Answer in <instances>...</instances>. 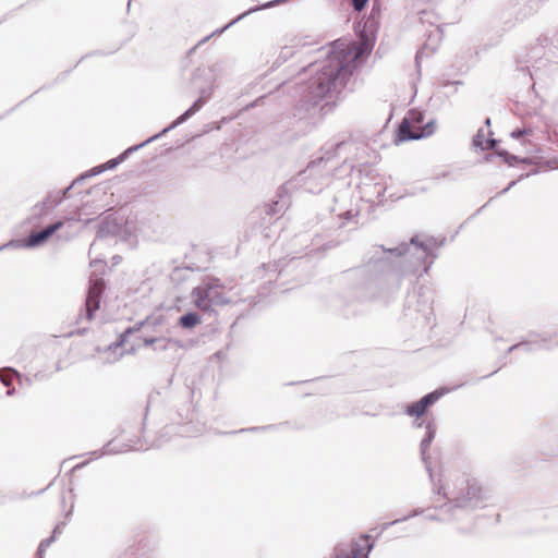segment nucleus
Masks as SVG:
<instances>
[{"mask_svg":"<svg viewBox=\"0 0 558 558\" xmlns=\"http://www.w3.org/2000/svg\"><path fill=\"white\" fill-rule=\"evenodd\" d=\"M442 243L435 238L418 241L413 236L392 248L375 246L367 263L344 272L352 295L368 301L395 293L403 277L414 275L421 267L424 274L428 271L436 257L434 252Z\"/></svg>","mask_w":558,"mask_h":558,"instance_id":"nucleus-1","label":"nucleus"},{"mask_svg":"<svg viewBox=\"0 0 558 558\" xmlns=\"http://www.w3.org/2000/svg\"><path fill=\"white\" fill-rule=\"evenodd\" d=\"M373 46L374 40L364 31L354 52L349 45L336 43L326 59L310 64V80L298 87L299 105L308 109L327 96L340 94L353 74L356 59L371 52Z\"/></svg>","mask_w":558,"mask_h":558,"instance_id":"nucleus-2","label":"nucleus"},{"mask_svg":"<svg viewBox=\"0 0 558 558\" xmlns=\"http://www.w3.org/2000/svg\"><path fill=\"white\" fill-rule=\"evenodd\" d=\"M354 147L355 143L352 141L326 145L320 157L312 160L303 171L289 181L293 182L290 189L300 186L308 193H319L331 183L330 174L338 169L336 157L351 153Z\"/></svg>","mask_w":558,"mask_h":558,"instance_id":"nucleus-3","label":"nucleus"},{"mask_svg":"<svg viewBox=\"0 0 558 558\" xmlns=\"http://www.w3.org/2000/svg\"><path fill=\"white\" fill-rule=\"evenodd\" d=\"M442 496L452 506L459 520L469 512L486 507L492 500V492L475 478L459 477L444 490Z\"/></svg>","mask_w":558,"mask_h":558,"instance_id":"nucleus-4","label":"nucleus"},{"mask_svg":"<svg viewBox=\"0 0 558 558\" xmlns=\"http://www.w3.org/2000/svg\"><path fill=\"white\" fill-rule=\"evenodd\" d=\"M348 168L357 180L356 187L361 199L372 204L381 202V197L386 192L384 177L379 174L376 169L367 165H363L356 170H354V167L351 165Z\"/></svg>","mask_w":558,"mask_h":558,"instance_id":"nucleus-5","label":"nucleus"},{"mask_svg":"<svg viewBox=\"0 0 558 558\" xmlns=\"http://www.w3.org/2000/svg\"><path fill=\"white\" fill-rule=\"evenodd\" d=\"M225 286L218 278L204 279L191 292L192 303L201 311L207 312L215 305H225L231 301L223 294Z\"/></svg>","mask_w":558,"mask_h":558,"instance_id":"nucleus-6","label":"nucleus"},{"mask_svg":"<svg viewBox=\"0 0 558 558\" xmlns=\"http://www.w3.org/2000/svg\"><path fill=\"white\" fill-rule=\"evenodd\" d=\"M424 113L417 109L408 111L398 130V140L400 142L421 140L433 135L436 131V121L429 120L425 124Z\"/></svg>","mask_w":558,"mask_h":558,"instance_id":"nucleus-7","label":"nucleus"},{"mask_svg":"<svg viewBox=\"0 0 558 558\" xmlns=\"http://www.w3.org/2000/svg\"><path fill=\"white\" fill-rule=\"evenodd\" d=\"M199 93H201V96L194 101V104L187 110H185L180 117H178L175 120H173L170 125L165 128L159 133L150 136L146 141L126 148L120 156H124V160H125L134 151L143 148L147 144L158 140L159 137H161L169 131L175 129L180 124L187 121L192 116H194L197 111H199L203 108V106L207 102V100L210 98L211 93H213V87L202 88Z\"/></svg>","mask_w":558,"mask_h":558,"instance_id":"nucleus-8","label":"nucleus"},{"mask_svg":"<svg viewBox=\"0 0 558 558\" xmlns=\"http://www.w3.org/2000/svg\"><path fill=\"white\" fill-rule=\"evenodd\" d=\"M374 543L369 535H362L357 541L350 544H339L333 549L330 558H368Z\"/></svg>","mask_w":558,"mask_h":558,"instance_id":"nucleus-9","label":"nucleus"},{"mask_svg":"<svg viewBox=\"0 0 558 558\" xmlns=\"http://www.w3.org/2000/svg\"><path fill=\"white\" fill-rule=\"evenodd\" d=\"M434 293L428 288H420L413 295L408 296V311L418 313L424 322L429 323L434 313Z\"/></svg>","mask_w":558,"mask_h":558,"instance_id":"nucleus-10","label":"nucleus"},{"mask_svg":"<svg viewBox=\"0 0 558 558\" xmlns=\"http://www.w3.org/2000/svg\"><path fill=\"white\" fill-rule=\"evenodd\" d=\"M435 435H436V428H435L434 421H428V423L426 424V427H425V434L420 444V451H421L422 461L425 465V470L427 471V473L429 475V480L433 483V492H434V494L440 495L442 487L441 486L437 487L435 485L432 464L429 461V457L427 456V450H428L430 444L433 442Z\"/></svg>","mask_w":558,"mask_h":558,"instance_id":"nucleus-11","label":"nucleus"},{"mask_svg":"<svg viewBox=\"0 0 558 558\" xmlns=\"http://www.w3.org/2000/svg\"><path fill=\"white\" fill-rule=\"evenodd\" d=\"M104 289L105 283L101 279H97L90 283L85 301V307L78 315V320L82 319L83 315L87 320L93 319L95 312L99 310L100 298Z\"/></svg>","mask_w":558,"mask_h":558,"instance_id":"nucleus-12","label":"nucleus"},{"mask_svg":"<svg viewBox=\"0 0 558 558\" xmlns=\"http://www.w3.org/2000/svg\"><path fill=\"white\" fill-rule=\"evenodd\" d=\"M291 184H293V182H287L280 186L277 192V199L264 205L263 211L266 216L269 218L281 217L289 208L290 198L288 197V192L291 191Z\"/></svg>","mask_w":558,"mask_h":558,"instance_id":"nucleus-13","label":"nucleus"},{"mask_svg":"<svg viewBox=\"0 0 558 558\" xmlns=\"http://www.w3.org/2000/svg\"><path fill=\"white\" fill-rule=\"evenodd\" d=\"M146 448L147 447H145L144 444L141 442L140 438L136 440H130V442H123V444H120L118 440L114 439V440H111L108 444H106L102 447L100 453L98 451H93L92 454L95 458H99V457L106 456V454H118V453H123V452H128L131 450H145Z\"/></svg>","mask_w":558,"mask_h":558,"instance_id":"nucleus-14","label":"nucleus"},{"mask_svg":"<svg viewBox=\"0 0 558 558\" xmlns=\"http://www.w3.org/2000/svg\"><path fill=\"white\" fill-rule=\"evenodd\" d=\"M425 519L440 523L460 521L448 500L441 505H436L433 508H427Z\"/></svg>","mask_w":558,"mask_h":558,"instance_id":"nucleus-15","label":"nucleus"},{"mask_svg":"<svg viewBox=\"0 0 558 558\" xmlns=\"http://www.w3.org/2000/svg\"><path fill=\"white\" fill-rule=\"evenodd\" d=\"M63 221L59 220L37 232H32L25 240L26 247H37L44 244L56 231L61 229Z\"/></svg>","mask_w":558,"mask_h":558,"instance_id":"nucleus-16","label":"nucleus"},{"mask_svg":"<svg viewBox=\"0 0 558 558\" xmlns=\"http://www.w3.org/2000/svg\"><path fill=\"white\" fill-rule=\"evenodd\" d=\"M71 187H72V185H70L69 187H66L65 190H63L61 192H54V193L48 194L41 203H39L35 206V209H38V214L40 216H43L47 213L48 209H53V208L58 207L62 203V201L65 198V196L69 193V191L71 190Z\"/></svg>","mask_w":558,"mask_h":558,"instance_id":"nucleus-17","label":"nucleus"},{"mask_svg":"<svg viewBox=\"0 0 558 558\" xmlns=\"http://www.w3.org/2000/svg\"><path fill=\"white\" fill-rule=\"evenodd\" d=\"M420 21L422 24H429L430 26H436L434 31H432V36L436 38L437 41L441 39V31L439 28V17L429 10H422L420 12Z\"/></svg>","mask_w":558,"mask_h":558,"instance_id":"nucleus-18","label":"nucleus"},{"mask_svg":"<svg viewBox=\"0 0 558 558\" xmlns=\"http://www.w3.org/2000/svg\"><path fill=\"white\" fill-rule=\"evenodd\" d=\"M337 216L341 220L339 225L340 228L349 227L350 229H352L355 228L359 223V211L356 209L351 208L344 211H339Z\"/></svg>","mask_w":558,"mask_h":558,"instance_id":"nucleus-19","label":"nucleus"},{"mask_svg":"<svg viewBox=\"0 0 558 558\" xmlns=\"http://www.w3.org/2000/svg\"><path fill=\"white\" fill-rule=\"evenodd\" d=\"M64 526H65L64 522H61V523L57 524L56 527L53 529L52 535L50 537H47V538L43 539L39 543V546H38V549H37V553H36V557L37 558H44L45 551L56 541V535L62 533Z\"/></svg>","mask_w":558,"mask_h":558,"instance_id":"nucleus-20","label":"nucleus"},{"mask_svg":"<svg viewBox=\"0 0 558 558\" xmlns=\"http://www.w3.org/2000/svg\"><path fill=\"white\" fill-rule=\"evenodd\" d=\"M14 378H17L19 383L22 384V377L14 368L2 367L0 369V380L4 386L10 387Z\"/></svg>","mask_w":558,"mask_h":558,"instance_id":"nucleus-21","label":"nucleus"},{"mask_svg":"<svg viewBox=\"0 0 558 558\" xmlns=\"http://www.w3.org/2000/svg\"><path fill=\"white\" fill-rule=\"evenodd\" d=\"M447 391L448 390L445 388L436 389L421 398L420 403L423 407V409H427L428 407L433 405L436 401H438Z\"/></svg>","mask_w":558,"mask_h":558,"instance_id":"nucleus-22","label":"nucleus"},{"mask_svg":"<svg viewBox=\"0 0 558 558\" xmlns=\"http://www.w3.org/2000/svg\"><path fill=\"white\" fill-rule=\"evenodd\" d=\"M201 323V316L195 312H189L179 318L182 328L191 329Z\"/></svg>","mask_w":558,"mask_h":558,"instance_id":"nucleus-23","label":"nucleus"},{"mask_svg":"<svg viewBox=\"0 0 558 558\" xmlns=\"http://www.w3.org/2000/svg\"><path fill=\"white\" fill-rule=\"evenodd\" d=\"M258 10V8H255V9H251L248 10L247 12L243 13L242 15H240L238 19L233 20L232 22H230L227 26H225L223 28H220V29H216L214 33H211L210 35L204 37L203 39H201L194 47H192L187 54H192L193 52H195V50L204 43H206L211 36H214L215 34H221L225 29H227L229 26H231L232 24H234L235 22H238L239 20H241L243 16L250 14L251 12H254Z\"/></svg>","mask_w":558,"mask_h":558,"instance_id":"nucleus-24","label":"nucleus"},{"mask_svg":"<svg viewBox=\"0 0 558 558\" xmlns=\"http://www.w3.org/2000/svg\"><path fill=\"white\" fill-rule=\"evenodd\" d=\"M123 161H124V156L119 155L118 157L112 158V159L108 160L107 162L93 168L92 175L99 174L106 170L114 169L118 165H120Z\"/></svg>","mask_w":558,"mask_h":558,"instance_id":"nucleus-25","label":"nucleus"},{"mask_svg":"<svg viewBox=\"0 0 558 558\" xmlns=\"http://www.w3.org/2000/svg\"><path fill=\"white\" fill-rule=\"evenodd\" d=\"M427 512V509H424V508H415L414 510H412L409 514H407L405 517L403 518H400V519H396L393 521H390V522H386L383 524V530H387L389 526H392L395 524H398L400 522H404L411 518H414V517H418V515H425Z\"/></svg>","mask_w":558,"mask_h":558,"instance_id":"nucleus-26","label":"nucleus"},{"mask_svg":"<svg viewBox=\"0 0 558 558\" xmlns=\"http://www.w3.org/2000/svg\"><path fill=\"white\" fill-rule=\"evenodd\" d=\"M497 155L499 157H501L504 159V161L506 163H508L509 166H512L513 163H517V162H529L527 158H520L515 155L508 153L507 150H499V151H497Z\"/></svg>","mask_w":558,"mask_h":558,"instance_id":"nucleus-27","label":"nucleus"},{"mask_svg":"<svg viewBox=\"0 0 558 558\" xmlns=\"http://www.w3.org/2000/svg\"><path fill=\"white\" fill-rule=\"evenodd\" d=\"M426 409H423V407L420 403V400L408 405L407 408V414L411 416L421 417L425 413Z\"/></svg>","mask_w":558,"mask_h":558,"instance_id":"nucleus-28","label":"nucleus"},{"mask_svg":"<svg viewBox=\"0 0 558 558\" xmlns=\"http://www.w3.org/2000/svg\"><path fill=\"white\" fill-rule=\"evenodd\" d=\"M532 133H533V130L531 128H522V129L513 130L510 133V136L514 140H519V138L523 137L524 135H531Z\"/></svg>","mask_w":558,"mask_h":558,"instance_id":"nucleus-29","label":"nucleus"},{"mask_svg":"<svg viewBox=\"0 0 558 558\" xmlns=\"http://www.w3.org/2000/svg\"><path fill=\"white\" fill-rule=\"evenodd\" d=\"M158 341H161V342H157L156 344H154L155 351H165L168 349L169 344H171V343L177 344V341L171 340V339H166V338H159Z\"/></svg>","mask_w":558,"mask_h":558,"instance_id":"nucleus-30","label":"nucleus"},{"mask_svg":"<svg viewBox=\"0 0 558 558\" xmlns=\"http://www.w3.org/2000/svg\"><path fill=\"white\" fill-rule=\"evenodd\" d=\"M485 144H486V141L484 138V132H483V130H478L477 133L473 137V145L475 147L484 148Z\"/></svg>","mask_w":558,"mask_h":558,"instance_id":"nucleus-31","label":"nucleus"},{"mask_svg":"<svg viewBox=\"0 0 558 558\" xmlns=\"http://www.w3.org/2000/svg\"><path fill=\"white\" fill-rule=\"evenodd\" d=\"M517 349H523L525 352H530L532 350V347L529 342H520V343H515V344L511 345L508 349V352H512Z\"/></svg>","mask_w":558,"mask_h":558,"instance_id":"nucleus-32","label":"nucleus"},{"mask_svg":"<svg viewBox=\"0 0 558 558\" xmlns=\"http://www.w3.org/2000/svg\"><path fill=\"white\" fill-rule=\"evenodd\" d=\"M368 0H351V4L355 11H362L367 4Z\"/></svg>","mask_w":558,"mask_h":558,"instance_id":"nucleus-33","label":"nucleus"},{"mask_svg":"<svg viewBox=\"0 0 558 558\" xmlns=\"http://www.w3.org/2000/svg\"><path fill=\"white\" fill-rule=\"evenodd\" d=\"M82 208H76L66 219L70 221H82Z\"/></svg>","mask_w":558,"mask_h":558,"instance_id":"nucleus-34","label":"nucleus"},{"mask_svg":"<svg viewBox=\"0 0 558 558\" xmlns=\"http://www.w3.org/2000/svg\"><path fill=\"white\" fill-rule=\"evenodd\" d=\"M274 426L269 425V426H262V427H251V428H241L240 430H238L236 433H244V432H256V430H266V429H270L272 428Z\"/></svg>","mask_w":558,"mask_h":558,"instance_id":"nucleus-35","label":"nucleus"},{"mask_svg":"<svg viewBox=\"0 0 558 558\" xmlns=\"http://www.w3.org/2000/svg\"><path fill=\"white\" fill-rule=\"evenodd\" d=\"M497 144V141L494 140V138H488L486 141V144L484 145V148H482L483 150H490V149H494L495 146Z\"/></svg>","mask_w":558,"mask_h":558,"instance_id":"nucleus-36","label":"nucleus"},{"mask_svg":"<svg viewBox=\"0 0 558 558\" xmlns=\"http://www.w3.org/2000/svg\"><path fill=\"white\" fill-rule=\"evenodd\" d=\"M293 56V51L291 50V48L289 47H284L282 50H281V57H283L284 59H288L290 57Z\"/></svg>","mask_w":558,"mask_h":558,"instance_id":"nucleus-37","label":"nucleus"},{"mask_svg":"<svg viewBox=\"0 0 558 558\" xmlns=\"http://www.w3.org/2000/svg\"><path fill=\"white\" fill-rule=\"evenodd\" d=\"M286 0H272V1H269L267 3H265L262 8L263 9H268V8H272L281 2H284Z\"/></svg>","mask_w":558,"mask_h":558,"instance_id":"nucleus-38","label":"nucleus"},{"mask_svg":"<svg viewBox=\"0 0 558 558\" xmlns=\"http://www.w3.org/2000/svg\"><path fill=\"white\" fill-rule=\"evenodd\" d=\"M129 333H131V329H128V330L122 335V339H121L119 342L114 343V348H116V349H118V348H120V347L122 345V343L125 341V336H126V335H129Z\"/></svg>","mask_w":558,"mask_h":558,"instance_id":"nucleus-39","label":"nucleus"},{"mask_svg":"<svg viewBox=\"0 0 558 558\" xmlns=\"http://www.w3.org/2000/svg\"><path fill=\"white\" fill-rule=\"evenodd\" d=\"M158 340H159V338H146L144 340V343H145V345H153V344H156L157 342H159Z\"/></svg>","mask_w":558,"mask_h":558,"instance_id":"nucleus-40","label":"nucleus"},{"mask_svg":"<svg viewBox=\"0 0 558 558\" xmlns=\"http://www.w3.org/2000/svg\"><path fill=\"white\" fill-rule=\"evenodd\" d=\"M517 184V181H511L508 186H506L501 192L500 194H505L507 193L511 187H513L514 185Z\"/></svg>","mask_w":558,"mask_h":558,"instance_id":"nucleus-41","label":"nucleus"},{"mask_svg":"<svg viewBox=\"0 0 558 558\" xmlns=\"http://www.w3.org/2000/svg\"><path fill=\"white\" fill-rule=\"evenodd\" d=\"M461 84H462V82H461V81H456V82H445V83H442L441 85H442L444 87H447V86H450V85H461Z\"/></svg>","mask_w":558,"mask_h":558,"instance_id":"nucleus-42","label":"nucleus"},{"mask_svg":"<svg viewBox=\"0 0 558 558\" xmlns=\"http://www.w3.org/2000/svg\"><path fill=\"white\" fill-rule=\"evenodd\" d=\"M14 392H15V388H10L9 387V390L7 391V395L8 396H12Z\"/></svg>","mask_w":558,"mask_h":558,"instance_id":"nucleus-43","label":"nucleus"},{"mask_svg":"<svg viewBox=\"0 0 558 558\" xmlns=\"http://www.w3.org/2000/svg\"><path fill=\"white\" fill-rule=\"evenodd\" d=\"M421 56H422V51H418V52L416 53V57H415L416 62H418V59L421 58Z\"/></svg>","mask_w":558,"mask_h":558,"instance_id":"nucleus-44","label":"nucleus"},{"mask_svg":"<svg viewBox=\"0 0 558 558\" xmlns=\"http://www.w3.org/2000/svg\"><path fill=\"white\" fill-rule=\"evenodd\" d=\"M485 125H487V126H489V125H490V119H489V118H487V119L485 120Z\"/></svg>","mask_w":558,"mask_h":558,"instance_id":"nucleus-45","label":"nucleus"},{"mask_svg":"<svg viewBox=\"0 0 558 558\" xmlns=\"http://www.w3.org/2000/svg\"><path fill=\"white\" fill-rule=\"evenodd\" d=\"M9 245H11V243L0 246V251L3 250L4 247L9 246Z\"/></svg>","mask_w":558,"mask_h":558,"instance_id":"nucleus-46","label":"nucleus"},{"mask_svg":"<svg viewBox=\"0 0 558 558\" xmlns=\"http://www.w3.org/2000/svg\"><path fill=\"white\" fill-rule=\"evenodd\" d=\"M71 513H72V509H70V510L68 511V513H66V518H69V517L71 515Z\"/></svg>","mask_w":558,"mask_h":558,"instance_id":"nucleus-47","label":"nucleus"},{"mask_svg":"<svg viewBox=\"0 0 558 558\" xmlns=\"http://www.w3.org/2000/svg\"><path fill=\"white\" fill-rule=\"evenodd\" d=\"M118 258L117 256H113V259H114V264H118Z\"/></svg>","mask_w":558,"mask_h":558,"instance_id":"nucleus-48","label":"nucleus"},{"mask_svg":"<svg viewBox=\"0 0 558 558\" xmlns=\"http://www.w3.org/2000/svg\"><path fill=\"white\" fill-rule=\"evenodd\" d=\"M118 258L117 256H113V259H114V264H118Z\"/></svg>","mask_w":558,"mask_h":558,"instance_id":"nucleus-49","label":"nucleus"},{"mask_svg":"<svg viewBox=\"0 0 558 558\" xmlns=\"http://www.w3.org/2000/svg\"><path fill=\"white\" fill-rule=\"evenodd\" d=\"M118 258L117 256H113V259H114V264H118Z\"/></svg>","mask_w":558,"mask_h":558,"instance_id":"nucleus-50","label":"nucleus"},{"mask_svg":"<svg viewBox=\"0 0 558 558\" xmlns=\"http://www.w3.org/2000/svg\"><path fill=\"white\" fill-rule=\"evenodd\" d=\"M345 165H347V161L344 160V161H343V165L341 166V168H344V167H345Z\"/></svg>","mask_w":558,"mask_h":558,"instance_id":"nucleus-51","label":"nucleus"},{"mask_svg":"<svg viewBox=\"0 0 558 558\" xmlns=\"http://www.w3.org/2000/svg\"><path fill=\"white\" fill-rule=\"evenodd\" d=\"M496 372H497V371H493L492 375H493V374H496ZM489 376H490V374H489ZM486 377H488V375H487Z\"/></svg>","mask_w":558,"mask_h":558,"instance_id":"nucleus-52","label":"nucleus"},{"mask_svg":"<svg viewBox=\"0 0 558 558\" xmlns=\"http://www.w3.org/2000/svg\"><path fill=\"white\" fill-rule=\"evenodd\" d=\"M131 1H132V0H129V3H128V5H129V7H130V4H131Z\"/></svg>","mask_w":558,"mask_h":558,"instance_id":"nucleus-53","label":"nucleus"}]
</instances>
